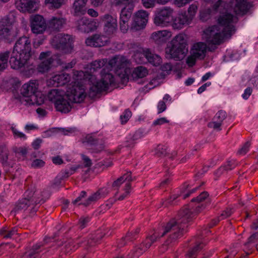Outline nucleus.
I'll list each match as a JSON object with an SVG mask.
<instances>
[{"instance_id":"obj_1","label":"nucleus","mask_w":258,"mask_h":258,"mask_svg":"<svg viewBox=\"0 0 258 258\" xmlns=\"http://www.w3.org/2000/svg\"><path fill=\"white\" fill-rule=\"evenodd\" d=\"M206 207V206L202 204L196 207L194 212L190 211L187 207H184L181 210L177 215L176 220L172 219L168 222L163 228V232L161 237L163 236L168 232L171 233L170 235L169 239H168L165 244L167 245L169 244L168 241L170 242L176 240L179 236H181L186 227V224L194 217L195 215L200 213Z\"/></svg>"},{"instance_id":"obj_14","label":"nucleus","mask_w":258,"mask_h":258,"mask_svg":"<svg viewBox=\"0 0 258 258\" xmlns=\"http://www.w3.org/2000/svg\"><path fill=\"white\" fill-rule=\"evenodd\" d=\"M39 58L41 62L38 65V69L41 73L47 72L54 60V56L51 55V52L49 51L41 52Z\"/></svg>"},{"instance_id":"obj_28","label":"nucleus","mask_w":258,"mask_h":258,"mask_svg":"<svg viewBox=\"0 0 258 258\" xmlns=\"http://www.w3.org/2000/svg\"><path fill=\"white\" fill-rule=\"evenodd\" d=\"M133 180L134 178L132 176V173L131 172H127L114 181L112 184V188L113 190L116 191L115 196H116V195L118 192L119 187L124 182L131 183Z\"/></svg>"},{"instance_id":"obj_44","label":"nucleus","mask_w":258,"mask_h":258,"mask_svg":"<svg viewBox=\"0 0 258 258\" xmlns=\"http://www.w3.org/2000/svg\"><path fill=\"white\" fill-rule=\"evenodd\" d=\"M190 186L188 184L185 183L181 189V194L182 195V198L185 199L188 197L191 194L195 192L199 187L194 188L191 189H188Z\"/></svg>"},{"instance_id":"obj_62","label":"nucleus","mask_w":258,"mask_h":258,"mask_svg":"<svg viewBox=\"0 0 258 258\" xmlns=\"http://www.w3.org/2000/svg\"><path fill=\"white\" fill-rule=\"evenodd\" d=\"M196 59H198V57L194 56V54L191 53V55L187 58L186 63L188 66L192 67L195 64Z\"/></svg>"},{"instance_id":"obj_38","label":"nucleus","mask_w":258,"mask_h":258,"mask_svg":"<svg viewBox=\"0 0 258 258\" xmlns=\"http://www.w3.org/2000/svg\"><path fill=\"white\" fill-rule=\"evenodd\" d=\"M9 151L5 145L0 146L1 162L4 166L8 165V159Z\"/></svg>"},{"instance_id":"obj_15","label":"nucleus","mask_w":258,"mask_h":258,"mask_svg":"<svg viewBox=\"0 0 258 258\" xmlns=\"http://www.w3.org/2000/svg\"><path fill=\"white\" fill-rule=\"evenodd\" d=\"M31 28L33 33H42L46 28V23L43 17L39 15L32 16L30 18Z\"/></svg>"},{"instance_id":"obj_61","label":"nucleus","mask_w":258,"mask_h":258,"mask_svg":"<svg viewBox=\"0 0 258 258\" xmlns=\"http://www.w3.org/2000/svg\"><path fill=\"white\" fill-rule=\"evenodd\" d=\"M250 146V143L248 141L246 142L242 148L239 150L238 153L240 155H244L249 150V148Z\"/></svg>"},{"instance_id":"obj_58","label":"nucleus","mask_w":258,"mask_h":258,"mask_svg":"<svg viewBox=\"0 0 258 258\" xmlns=\"http://www.w3.org/2000/svg\"><path fill=\"white\" fill-rule=\"evenodd\" d=\"M44 161L42 160L37 159L33 161L31 164V166L35 168H38L44 166Z\"/></svg>"},{"instance_id":"obj_40","label":"nucleus","mask_w":258,"mask_h":258,"mask_svg":"<svg viewBox=\"0 0 258 258\" xmlns=\"http://www.w3.org/2000/svg\"><path fill=\"white\" fill-rule=\"evenodd\" d=\"M133 9L134 7L132 5L128 4L126 5L121 10L119 18L130 19Z\"/></svg>"},{"instance_id":"obj_13","label":"nucleus","mask_w":258,"mask_h":258,"mask_svg":"<svg viewBox=\"0 0 258 258\" xmlns=\"http://www.w3.org/2000/svg\"><path fill=\"white\" fill-rule=\"evenodd\" d=\"M148 16V13L144 10L138 11L135 14L131 29L138 31L144 28L147 23Z\"/></svg>"},{"instance_id":"obj_31","label":"nucleus","mask_w":258,"mask_h":258,"mask_svg":"<svg viewBox=\"0 0 258 258\" xmlns=\"http://www.w3.org/2000/svg\"><path fill=\"white\" fill-rule=\"evenodd\" d=\"M65 95L64 92L62 91H59L58 89H52L48 93V99L53 102L54 104L57 103V101L60 100Z\"/></svg>"},{"instance_id":"obj_3","label":"nucleus","mask_w":258,"mask_h":258,"mask_svg":"<svg viewBox=\"0 0 258 258\" xmlns=\"http://www.w3.org/2000/svg\"><path fill=\"white\" fill-rule=\"evenodd\" d=\"M225 29L219 25H214L209 27L204 31L206 41L209 46V51H214L217 45L224 42V38L231 37L232 35L228 34V32L224 30Z\"/></svg>"},{"instance_id":"obj_63","label":"nucleus","mask_w":258,"mask_h":258,"mask_svg":"<svg viewBox=\"0 0 258 258\" xmlns=\"http://www.w3.org/2000/svg\"><path fill=\"white\" fill-rule=\"evenodd\" d=\"M82 156L84 166L86 167H90L91 166L92 163L91 159L85 155H83Z\"/></svg>"},{"instance_id":"obj_36","label":"nucleus","mask_w":258,"mask_h":258,"mask_svg":"<svg viewBox=\"0 0 258 258\" xmlns=\"http://www.w3.org/2000/svg\"><path fill=\"white\" fill-rule=\"evenodd\" d=\"M148 74L147 70L144 67L140 66L136 68L132 74L134 79H138L145 77Z\"/></svg>"},{"instance_id":"obj_5","label":"nucleus","mask_w":258,"mask_h":258,"mask_svg":"<svg viewBox=\"0 0 258 258\" xmlns=\"http://www.w3.org/2000/svg\"><path fill=\"white\" fill-rule=\"evenodd\" d=\"M73 38L69 34L59 33L56 35L52 42V46L55 49L63 53H71L74 48Z\"/></svg>"},{"instance_id":"obj_24","label":"nucleus","mask_w":258,"mask_h":258,"mask_svg":"<svg viewBox=\"0 0 258 258\" xmlns=\"http://www.w3.org/2000/svg\"><path fill=\"white\" fill-rule=\"evenodd\" d=\"M171 36V32L164 30L153 32L151 36V39L155 43L158 45L162 44Z\"/></svg>"},{"instance_id":"obj_11","label":"nucleus","mask_w":258,"mask_h":258,"mask_svg":"<svg viewBox=\"0 0 258 258\" xmlns=\"http://www.w3.org/2000/svg\"><path fill=\"white\" fill-rule=\"evenodd\" d=\"M103 68L101 72V79L100 81L97 82L95 85L98 92H102L106 90L109 85L114 84V78L112 74L109 73L110 69H106Z\"/></svg>"},{"instance_id":"obj_2","label":"nucleus","mask_w":258,"mask_h":258,"mask_svg":"<svg viewBox=\"0 0 258 258\" xmlns=\"http://www.w3.org/2000/svg\"><path fill=\"white\" fill-rule=\"evenodd\" d=\"M165 57L175 60H182L188 52L186 35L180 33L175 36L165 48Z\"/></svg>"},{"instance_id":"obj_37","label":"nucleus","mask_w":258,"mask_h":258,"mask_svg":"<svg viewBox=\"0 0 258 258\" xmlns=\"http://www.w3.org/2000/svg\"><path fill=\"white\" fill-rule=\"evenodd\" d=\"M148 49H144L142 51L137 52L134 57L138 63H144L147 62Z\"/></svg>"},{"instance_id":"obj_59","label":"nucleus","mask_w":258,"mask_h":258,"mask_svg":"<svg viewBox=\"0 0 258 258\" xmlns=\"http://www.w3.org/2000/svg\"><path fill=\"white\" fill-rule=\"evenodd\" d=\"M156 0H142L143 5L146 8H152L155 5Z\"/></svg>"},{"instance_id":"obj_23","label":"nucleus","mask_w":258,"mask_h":258,"mask_svg":"<svg viewBox=\"0 0 258 258\" xmlns=\"http://www.w3.org/2000/svg\"><path fill=\"white\" fill-rule=\"evenodd\" d=\"M66 22L67 20L65 18L60 16H55L49 21L48 26L52 31H59L64 27Z\"/></svg>"},{"instance_id":"obj_6","label":"nucleus","mask_w":258,"mask_h":258,"mask_svg":"<svg viewBox=\"0 0 258 258\" xmlns=\"http://www.w3.org/2000/svg\"><path fill=\"white\" fill-rule=\"evenodd\" d=\"M44 201L42 199L39 200L36 197V194L34 193L32 197H29L28 198H25L20 200L12 212L27 210L30 214L33 215L37 210V205L43 204Z\"/></svg>"},{"instance_id":"obj_64","label":"nucleus","mask_w":258,"mask_h":258,"mask_svg":"<svg viewBox=\"0 0 258 258\" xmlns=\"http://www.w3.org/2000/svg\"><path fill=\"white\" fill-rule=\"evenodd\" d=\"M143 132L141 130H139L137 131L135 134L133 135L132 137V139L133 141H136L140 138H141L143 137Z\"/></svg>"},{"instance_id":"obj_53","label":"nucleus","mask_w":258,"mask_h":258,"mask_svg":"<svg viewBox=\"0 0 258 258\" xmlns=\"http://www.w3.org/2000/svg\"><path fill=\"white\" fill-rule=\"evenodd\" d=\"M155 154L159 157L165 156L167 155L166 149L162 145H158L155 149Z\"/></svg>"},{"instance_id":"obj_43","label":"nucleus","mask_w":258,"mask_h":258,"mask_svg":"<svg viewBox=\"0 0 258 258\" xmlns=\"http://www.w3.org/2000/svg\"><path fill=\"white\" fill-rule=\"evenodd\" d=\"M9 55L10 52L8 51L0 53V71L4 70L7 68Z\"/></svg>"},{"instance_id":"obj_20","label":"nucleus","mask_w":258,"mask_h":258,"mask_svg":"<svg viewBox=\"0 0 258 258\" xmlns=\"http://www.w3.org/2000/svg\"><path fill=\"white\" fill-rule=\"evenodd\" d=\"M108 38L104 35L95 34L86 39L85 43L88 46L102 47L107 44Z\"/></svg>"},{"instance_id":"obj_8","label":"nucleus","mask_w":258,"mask_h":258,"mask_svg":"<svg viewBox=\"0 0 258 258\" xmlns=\"http://www.w3.org/2000/svg\"><path fill=\"white\" fill-rule=\"evenodd\" d=\"M86 94L82 86L74 85L68 88L66 95L71 103H80L84 100Z\"/></svg>"},{"instance_id":"obj_27","label":"nucleus","mask_w":258,"mask_h":258,"mask_svg":"<svg viewBox=\"0 0 258 258\" xmlns=\"http://www.w3.org/2000/svg\"><path fill=\"white\" fill-rule=\"evenodd\" d=\"M108 194V189L106 187L99 188L96 192L91 195L87 200L82 204L85 206H88L93 202H95L99 199L105 197Z\"/></svg>"},{"instance_id":"obj_12","label":"nucleus","mask_w":258,"mask_h":258,"mask_svg":"<svg viewBox=\"0 0 258 258\" xmlns=\"http://www.w3.org/2000/svg\"><path fill=\"white\" fill-rule=\"evenodd\" d=\"M31 41L29 38L26 36L19 38L16 41L13 51L21 53L27 57L31 56Z\"/></svg>"},{"instance_id":"obj_30","label":"nucleus","mask_w":258,"mask_h":258,"mask_svg":"<svg viewBox=\"0 0 258 258\" xmlns=\"http://www.w3.org/2000/svg\"><path fill=\"white\" fill-rule=\"evenodd\" d=\"M88 0H75L73 4L74 15L79 16L86 13L85 6Z\"/></svg>"},{"instance_id":"obj_57","label":"nucleus","mask_w":258,"mask_h":258,"mask_svg":"<svg viewBox=\"0 0 258 258\" xmlns=\"http://www.w3.org/2000/svg\"><path fill=\"white\" fill-rule=\"evenodd\" d=\"M131 111L127 109L125 110L123 114L120 116V119L122 123H126L131 117Z\"/></svg>"},{"instance_id":"obj_17","label":"nucleus","mask_w":258,"mask_h":258,"mask_svg":"<svg viewBox=\"0 0 258 258\" xmlns=\"http://www.w3.org/2000/svg\"><path fill=\"white\" fill-rule=\"evenodd\" d=\"M19 30L15 27L0 28V39L8 43L14 41L18 36Z\"/></svg>"},{"instance_id":"obj_33","label":"nucleus","mask_w":258,"mask_h":258,"mask_svg":"<svg viewBox=\"0 0 258 258\" xmlns=\"http://www.w3.org/2000/svg\"><path fill=\"white\" fill-rule=\"evenodd\" d=\"M16 22V17L14 14L10 13L0 21V28L3 27H13L12 25Z\"/></svg>"},{"instance_id":"obj_34","label":"nucleus","mask_w":258,"mask_h":258,"mask_svg":"<svg viewBox=\"0 0 258 258\" xmlns=\"http://www.w3.org/2000/svg\"><path fill=\"white\" fill-rule=\"evenodd\" d=\"M102 68H105V70L108 69L107 59L96 60L91 63V70L96 71Z\"/></svg>"},{"instance_id":"obj_29","label":"nucleus","mask_w":258,"mask_h":258,"mask_svg":"<svg viewBox=\"0 0 258 258\" xmlns=\"http://www.w3.org/2000/svg\"><path fill=\"white\" fill-rule=\"evenodd\" d=\"M71 102L68 98H66L65 95L59 101H57V103H55V107L57 111L62 113H68L72 108Z\"/></svg>"},{"instance_id":"obj_9","label":"nucleus","mask_w":258,"mask_h":258,"mask_svg":"<svg viewBox=\"0 0 258 258\" xmlns=\"http://www.w3.org/2000/svg\"><path fill=\"white\" fill-rule=\"evenodd\" d=\"M236 18L233 15L225 13L220 15L218 19V25L220 27L225 28L224 30L228 32V34L232 35L235 31V27L233 25Z\"/></svg>"},{"instance_id":"obj_45","label":"nucleus","mask_w":258,"mask_h":258,"mask_svg":"<svg viewBox=\"0 0 258 258\" xmlns=\"http://www.w3.org/2000/svg\"><path fill=\"white\" fill-rule=\"evenodd\" d=\"M232 213L233 211L232 209L227 208L225 211H223V212L221 214L220 216L218 217V218L217 219H214L213 220V224L211 226L216 225L220 221L229 217V216H231Z\"/></svg>"},{"instance_id":"obj_19","label":"nucleus","mask_w":258,"mask_h":258,"mask_svg":"<svg viewBox=\"0 0 258 258\" xmlns=\"http://www.w3.org/2000/svg\"><path fill=\"white\" fill-rule=\"evenodd\" d=\"M128 63L127 58L122 55H115L108 62V69L115 71L123 70L126 68Z\"/></svg>"},{"instance_id":"obj_39","label":"nucleus","mask_w":258,"mask_h":258,"mask_svg":"<svg viewBox=\"0 0 258 258\" xmlns=\"http://www.w3.org/2000/svg\"><path fill=\"white\" fill-rule=\"evenodd\" d=\"M147 61L154 66L159 65L162 61L161 58L158 55L153 54L148 49Z\"/></svg>"},{"instance_id":"obj_16","label":"nucleus","mask_w":258,"mask_h":258,"mask_svg":"<svg viewBox=\"0 0 258 258\" xmlns=\"http://www.w3.org/2000/svg\"><path fill=\"white\" fill-rule=\"evenodd\" d=\"M30 57L23 54L13 51L10 59V64L13 69L18 70L25 67Z\"/></svg>"},{"instance_id":"obj_55","label":"nucleus","mask_w":258,"mask_h":258,"mask_svg":"<svg viewBox=\"0 0 258 258\" xmlns=\"http://www.w3.org/2000/svg\"><path fill=\"white\" fill-rule=\"evenodd\" d=\"M131 189V184L129 182L125 183V186L124 188V193L120 195L118 198V200L121 201L123 200L128 194H130V191Z\"/></svg>"},{"instance_id":"obj_4","label":"nucleus","mask_w":258,"mask_h":258,"mask_svg":"<svg viewBox=\"0 0 258 258\" xmlns=\"http://www.w3.org/2000/svg\"><path fill=\"white\" fill-rule=\"evenodd\" d=\"M38 83L37 81H30L24 84L21 88V94L25 101L29 104L41 105L44 102V97L38 91Z\"/></svg>"},{"instance_id":"obj_21","label":"nucleus","mask_w":258,"mask_h":258,"mask_svg":"<svg viewBox=\"0 0 258 258\" xmlns=\"http://www.w3.org/2000/svg\"><path fill=\"white\" fill-rule=\"evenodd\" d=\"M172 27L174 29L180 30L184 26L188 25L191 21V19L185 13L179 14L173 19H172Z\"/></svg>"},{"instance_id":"obj_54","label":"nucleus","mask_w":258,"mask_h":258,"mask_svg":"<svg viewBox=\"0 0 258 258\" xmlns=\"http://www.w3.org/2000/svg\"><path fill=\"white\" fill-rule=\"evenodd\" d=\"M222 123L217 121L214 120L213 119L212 121L208 123V126L209 128H212L215 131H220L221 130Z\"/></svg>"},{"instance_id":"obj_22","label":"nucleus","mask_w":258,"mask_h":258,"mask_svg":"<svg viewBox=\"0 0 258 258\" xmlns=\"http://www.w3.org/2000/svg\"><path fill=\"white\" fill-rule=\"evenodd\" d=\"M16 5L20 11L31 13L35 10L36 2L34 0H16Z\"/></svg>"},{"instance_id":"obj_18","label":"nucleus","mask_w":258,"mask_h":258,"mask_svg":"<svg viewBox=\"0 0 258 258\" xmlns=\"http://www.w3.org/2000/svg\"><path fill=\"white\" fill-rule=\"evenodd\" d=\"M102 19L105 33L108 35L113 34L117 30V20L109 14L104 15Z\"/></svg>"},{"instance_id":"obj_51","label":"nucleus","mask_w":258,"mask_h":258,"mask_svg":"<svg viewBox=\"0 0 258 258\" xmlns=\"http://www.w3.org/2000/svg\"><path fill=\"white\" fill-rule=\"evenodd\" d=\"M226 113L225 111L223 110L219 111L214 116V120L217 121L222 124L224 120L226 118Z\"/></svg>"},{"instance_id":"obj_32","label":"nucleus","mask_w":258,"mask_h":258,"mask_svg":"<svg viewBox=\"0 0 258 258\" xmlns=\"http://www.w3.org/2000/svg\"><path fill=\"white\" fill-rule=\"evenodd\" d=\"M69 76L67 74H62L55 75L51 79L53 82V85L56 86H63L69 82Z\"/></svg>"},{"instance_id":"obj_52","label":"nucleus","mask_w":258,"mask_h":258,"mask_svg":"<svg viewBox=\"0 0 258 258\" xmlns=\"http://www.w3.org/2000/svg\"><path fill=\"white\" fill-rule=\"evenodd\" d=\"M209 195L208 192L204 191L202 192L200 195L197 197L195 198H193L191 202H197L198 203H200L204 202L208 198Z\"/></svg>"},{"instance_id":"obj_50","label":"nucleus","mask_w":258,"mask_h":258,"mask_svg":"<svg viewBox=\"0 0 258 258\" xmlns=\"http://www.w3.org/2000/svg\"><path fill=\"white\" fill-rule=\"evenodd\" d=\"M130 19L119 18L120 29L123 33H126L128 29V22Z\"/></svg>"},{"instance_id":"obj_47","label":"nucleus","mask_w":258,"mask_h":258,"mask_svg":"<svg viewBox=\"0 0 258 258\" xmlns=\"http://www.w3.org/2000/svg\"><path fill=\"white\" fill-rule=\"evenodd\" d=\"M40 244H36L33 246V248L28 252H26L27 258H36L39 253L38 250L41 247Z\"/></svg>"},{"instance_id":"obj_25","label":"nucleus","mask_w":258,"mask_h":258,"mask_svg":"<svg viewBox=\"0 0 258 258\" xmlns=\"http://www.w3.org/2000/svg\"><path fill=\"white\" fill-rule=\"evenodd\" d=\"M85 142L92 146L90 150L93 153L100 152L104 148V142L97 140L91 135L86 136Z\"/></svg>"},{"instance_id":"obj_60","label":"nucleus","mask_w":258,"mask_h":258,"mask_svg":"<svg viewBox=\"0 0 258 258\" xmlns=\"http://www.w3.org/2000/svg\"><path fill=\"white\" fill-rule=\"evenodd\" d=\"M11 130L15 138H20L24 139H26V135L23 133L19 132L15 127L12 126L11 127Z\"/></svg>"},{"instance_id":"obj_48","label":"nucleus","mask_w":258,"mask_h":258,"mask_svg":"<svg viewBox=\"0 0 258 258\" xmlns=\"http://www.w3.org/2000/svg\"><path fill=\"white\" fill-rule=\"evenodd\" d=\"M204 246L203 243H200L196 245L193 248L189 251L188 253L186 254L187 256L190 258H195L196 253L199 250L202 249Z\"/></svg>"},{"instance_id":"obj_49","label":"nucleus","mask_w":258,"mask_h":258,"mask_svg":"<svg viewBox=\"0 0 258 258\" xmlns=\"http://www.w3.org/2000/svg\"><path fill=\"white\" fill-rule=\"evenodd\" d=\"M63 0H45L46 5L49 7L59 8L62 4Z\"/></svg>"},{"instance_id":"obj_26","label":"nucleus","mask_w":258,"mask_h":258,"mask_svg":"<svg viewBox=\"0 0 258 258\" xmlns=\"http://www.w3.org/2000/svg\"><path fill=\"white\" fill-rule=\"evenodd\" d=\"M207 45L204 42H198L194 44L191 49V53L198 59H202L206 56Z\"/></svg>"},{"instance_id":"obj_35","label":"nucleus","mask_w":258,"mask_h":258,"mask_svg":"<svg viewBox=\"0 0 258 258\" xmlns=\"http://www.w3.org/2000/svg\"><path fill=\"white\" fill-rule=\"evenodd\" d=\"M105 234L101 233L99 236H91L88 240H85L82 241L84 243V246L86 248L92 247L95 245V244L99 242L104 236Z\"/></svg>"},{"instance_id":"obj_41","label":"nucleus","mask_w":258,"mask_h":258,"mask_svg":"<svg viewBox=\"0 0 258 258\" xmlns=\"http://www.w3.org/2000/svg\"><path fill=\"white\" fill-rule=\"evenodd\" d=\"M146 250L144 248V244H140L138 246H136L130 252L128 256L130 258H138L141 256Z\"/></svg>"},{"instance_id":"obj_10","label":"nucleus","mask_w":258,"mask_h":258,"mask_svg":"<svg viewBox=\"0 0 258 258\" xmlns=\"http://www.w3.org/2000/svg\"><path fill=\"white\" fill-rule=\"evenodd\" d=\"M75 25L79 31L84 33L93 31L97 28V22L86 17H83L76 20Z\"/></svg>"},{"instance_id":"obj_46","label":"nucleus","mask_w":258,"mask_h":258,"mask_svg":"<svg viewBox=\"0 0 258 258\" xmlns=\"http://www.w3.org/2000/svg\"><path fill=\"white\" fill-rule=\"evenodd\" d=\"M235 10L239 12H244L247 10L245 0H235Z\"/></svg>"},{"instance_id":"obj_42","label":"nucleus","mask_w":258,"mask_h":258,"mask_svg":"<svg viewBox=\"0 0 258 258\" xmlns=\"http://www.w3.org/2000/svg\"><path fill=\"white\" fill-rule=\"evenodd\" d=\"M80 244L79 242H76L73 241H69L66 243L62 249V251L67 254L71 251L75 250L78 248Z\"/></svg>"},{"instance_id":"obj_56","label":"nucleus","mask_w":258,"mask_h":258,"mask_svg":"<svg viewBox=\"0 0 258 258\" xmlns=\"http://www.w3.org/2000/svg\"><path fill=\"white\" fill-rule=\"evenodd\" d=\"M89 221L90 218L89 217H81L78 222L79 227L82 229L84 228Z\"/></svg>"},{"instance_id":"obj_7","label":"nucleus","mask_w":258,"mask_h":258,"mask_svg":"<svg viewBox=\"0 0 258 258\" xmlns=\"http://www.w3.org/2000/svg\"><path fill=\"white\" fill-rule=\"evenodd\" d=\"M173 9L165 7L157 10L155 14L154 23L157 26L162 27L169 26L172 20Z\"/></svg>"}]
</instances>
